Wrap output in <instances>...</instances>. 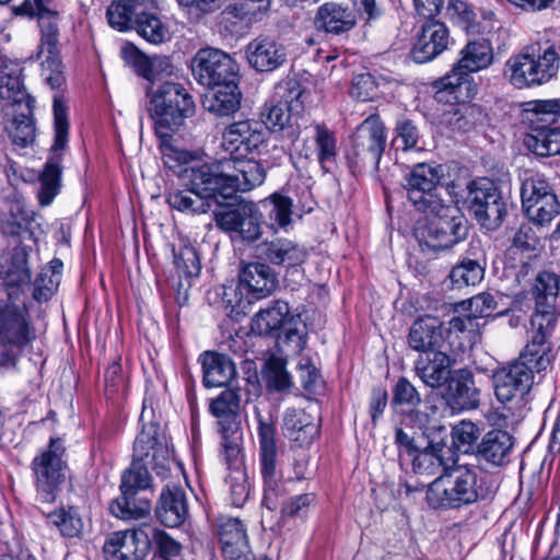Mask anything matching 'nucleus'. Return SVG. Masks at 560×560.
Listing matches in <instances>:
<instances>
[{"mask_svg": "<svg viewBox=\"0 0 560 560\" xmlns=\"http://www.w3.org/2000/svg\"><path fill=\"white\" fill-rule=\"evenodd\" d=\"M40 75L44 82L57 92L54 94V143L38 177L37 198L40 206H49L61 188L62 152L68 144L69 121L67 105L62 95L66 86L63 65L59 51L43 55Z\"/></svg>", "mask_w": 560, "mask_h": 560, "instance_id": "f257e3e1", "label": "nucleus"}, {"mask_svg": "<svg viewBox=\"0 0 560 560\" xmlns=\"http://www.w3.org/2000/svg\"><path fill=\"white\" fill-rule=\"evenodd\" d=\"M158 59H141L137 62L138 74L148 80L145 88L147 110L153 120L156 137L173 136L185 120L194 116L196 105L183 84L173 81L158 82Z\"/></svg>", "mask_w": 560, "mask_h": 560, "instance_id": "f03ea898", "label": "nucleus"}, {"mask_svg": "<svg viewBox=\"0 0 560 560\" xmlns=\"http://www.w3.org/2000/svg\"><path fill=\"white\" fill-rule=\"evenodd\" d=\"M493 489L476 468L457 467L436 477L427 489L432 509L456 510L489 499Z\"/></svg>", "mask_w": 560, "mask_h": 560, "instance_id": "7ed1b4c3", "label": "nucleus"}, {"mask_svg": "<svg viewBox=\"0 0 560 560\" xmlns=\"http://www.w3.org/2000/svg\"><path fill=\"white\" fill-rule=\"evenodd\" d=\"M494 61L489 38L469 39L459 51V59L452 70L434 83L439 102L471 100L476 94L471 73L488 69Z\"/></svg>", "mask_w": 560, "mask_h": 560, "instance_id": "20e7f679", "label": "nucleus"}, {"mask_svg": "<svg viewBox=\"0 0 560 560\" xmlns=\"http://www.w3.org/2000/svg\"><path fill=\"white\" fill-rule=\"evenodd\" d=\"M559 50L555 44L526 46L506 60L504 75L516 89L546 84L559 72Z\"/></svg>", "mask_w": 560, "mask_h": 560, "instance_id": "39448f33", "label": "nucleus"}, {"mask_svg": "<svg viewBox=\"0 0 560 560\" xmlns=\"http://www.w3.org/2000/svg\"><path fill=\"white\" fill-rule=\"evenodd\" d=\"M429 220L419 223L415 229L422 250L434 252L450 249L464 241L468 234V224L459 209L446 203L442 209H432L422 212Z\"/></svg>", "mask_w": 560, "mask_h": 560, "instance_id": "423d86ee", "label": "nucleus"}, {"mask_svg": "<svg viewBox=\"0 0 560 560\" xmlns=\"http://www.w3.org/2000/svg\"><path fill=\"white\" fill-rule=\"evenodd\" d=\"M386 139V127L377 114L370 115L355 128L346 151L352 175L377 170Z\"/></svg>", "mask_w": 560, "mask_h": 560, "instance_id": "0eeeda50", "label": "nucleus"}, {"mask_svg": "<svg viewBox=\"0 0 560 560\" xmlns=\"http://www.w3.org/2000/svg\"><path fill=\"white\" fill-rule=\"evenodd\" d=\"M65 452L61 439H50L47 448L37 454L31 463L36 499L42 503H54L66 480Z\"/></svg>", "mask_w": 560, "mask_h": 560, "instance_id": "6e6552de", "label": "nucleus"}, {"mask_svg": "<svg viewBox=\"0 0 560 560\" xmlns=\"http://www.w3.org/2000/svg\"><path fill=\"white\" fill-rule=\"evenodd\" d=\"M33 339L35 330L25 303L0 306V365L13 362Z\"/></svg>", "mask_w": 560, "mask_h": 560, "instance_id": "1a4fd4ad", "label": "nucleus"}, {"mask_svg": "<svg viewBox=\"0 0 560 560\" xmlns=\"http://www.w3.org/2000/svg\"><path fill=\"white\" fill-rule=\"evenodd\" d=\"M255 415L258 422L260 474L264 480L262 503L273 511L278 508L279 498L283 494L282 474L278 468L276 428L270 420L260 415L257 407Z\"/></svg>", "mask_w": 560, "mask_h": 560, "instance_id": "9d476101", "label": "nucleus"}, {"mask_svg": "<svg viewBox=\"0 0 560 560\" xmlns=\"http://www.w3.org/2000/svg\"><path fill=\"white\" fill-rule=\"evenodd\" d=\"M467 209L480 225L498 229L506 214V205L495 183L487 177L471 180L465 197Z\"/></svg>", "mask_w": 560, "mask_h": 560, "instance_id": "9b49d317", "label": "nucleus"}, {"mask_svg": "<svg viewBox=\"0 0 560 560\" xmlns=\"http://www.w3.org/2000/svg\"><path fill=\"white\" fill-rule=\"evenodd\" d=\"M443 176L441 165L416 164L406 176L404 185L407 198L419 212L442 209L446 200L441 196L440 182Z\"/></svg>", "mask_w": 560, "mask_h": 560, "instance_id": "f8f14e48", "label": "nucleus"}, {"mask_svg": "<svg viewBox=\"0 0 560 560\" xmlns=\"http://www.w3.org/2000/svg\"><path fill=\"white\" fill-rule=\"evenodd\" d=\"M190 68L194 79L211 90L240 80L236 61L225 51L212 47L200 48L192 57Z\"/></svg>", "mask_w": 560, "mask_h": 560, "instance_id": "ddd939ff", "label": "nucleus"}, {"mask_svg": "<svg viewBox=\"0 0 560 560\" xmlns=\"http://www.w3.org/2000/svg\"><path fill=\"white\" fill-rule=\"evenodd\" d=\"M213 214L217 226L234 243L252 244L262 235L260 213L252 201H241Z\"/></svg>", "mask_w": 560, "mask_h": 560, "instance_id": "4468645a", "label": "nucleus"}, {"mask_svg": "<svg viewBox=\"0 0 560 560\" xmlns=\"http://www.w3.org/2000/svg\"><path fill=\"white\" fill-rule=\"evenodd\" d=\"M0 231L12 244L37 243L45 231L38 217L19 200H5L0 208Z\"/></svg>", "mask_w": 560, "mask_h": 560, "instance_id": "2eb2a0df", "label": "nucleus"}, {"mask_svg": "<svg viewBox=\"0 0 560 560\" xmlns=\"http://www.w3.org/2000/svg\"><path fill=\"white\" fill-rule=\"evenodd\" d=\"M223 158L212 163H203L184 167L179 171L183 185L192 192L210 201V205L221 203L219 200L229 198L225 190V171L222 167Z\"/></svg>", "mask_w": 560, "mask_h": 560, "instance_id": "dca6fc26", "label": "nucleus"}, {"mask_svg": "<svg viewBox=\"0 0 560 560\" xmlns=\"http://www.w3.org/2000/svg\"><path fill=\"white\" fill-rule=\"evenodd\" d=\"M52 0H24L21 4L12 7V12L18 16H37L40 28V42L36 52V59H43V55L59 51L58 12L51 8Z\"/></svg>", "mask_w": 560, "mask_h": 560, "instance_id": "f3484780", "label": "nucleus"}, {"mask_svg": "<svg viewBox=\"0 0 560 560\" xmlns=\"http://www.w3.org/2000/svg\"><path fill=\"white\" fill-rule=\"evenodd\" d=\"M536 372L526 363L514 360L493 371L494 395L501 404L523 399L532 389Z\"/></svg>", "mask_w": 560, "mask_h": 560, "instance_id": "a211bd4d", "label": "nucleus"}, {"mask_svg": "<svg viewBox=\"0 0 560 560\" xmlns=\"http://www.w3.org/2000/svg\"><path fill=\"white\" fill-rule=\"evenodd\" d=\"M151 549L148 526L109 534L103 546L106 560H143Z\"/></svg>", "mask_w": 560, "mask_h": 560, "instance_id": "6ab92c4d", "label": "nucleus"}, {"mask_svg": "<svg viewBox=\"0 0 560 560\" xmlns=\"http://www.w3.org/2000/svg\"><path fill=\"white\" fill-rule=\"evenodd\" d=\"M132 458L150 463L158 475L168 470L170 450L165 434L158 423L143 424L133 443Z\"/></svg>", "mask_w": 560, "mask_h": 560, "instance_id": "aec40b11", "label": "nucleus"}, {"mask_svg": "<svg viewBox=\"0 0 560 560\" xmlns=\"http://www.w3.org/2000/svg\"><path fill=\"white\" fill-rule=\"evenodd\" d=\"M225 171V190L229 198L235 192H247L260 186L266 178L264 165L254 159L246 156L223 158Z\"/></svg>", "mask_w": 560, "mask_h": 560, "instance_id": "412c9836", "label": "nucleus"}, {"mask_svg": "<svg viewBox=\"0 0 560 560\" xmlns=\"http://www.w3.org/2000/svg\"><path fill=\"white\" fill-rule=\"evenodd\" d=\"M266 141L261 122L240 120L230 124L222 132L221 148L230 156H247L257 151Z\"/></svg>", "mask_w": 560, "mask_h": 560, "instance_id": "4be33fe9", "label": "nucleus"}, {"mask_svg": "<svg viewBox=\"0 0 560 560\" xmlns=\"http://www.w3.org/2000/svg\"><path fill=\"white\" fill-rule=\"evenodd\" d=\"M546 322L547 320H542L539 317H532L533 335L516 359L520 362L526 363V365L537 374L546 371L553 360L552 347L549 339L557 323L551 322V325L548 324L547 327Z\"/></svg>", "mask_w": 560, "mask_h": 560, "instance_id": "5701e85b", "label": "nucleus"}, {"mask_svg": "<svg viewBox=\"0 0 560 560\" xmlns=\"http://www.w3.org/2000/svg\"><path fill=\"white\" fill-rule=\"evenodd\" d=\"M221 550L226 560H250L247 536L242 522L230 516H220L213 526Z\"/></svg>", "mask_w": 560, "mask_h": 560, "instance_id": "b1692460", "label": "nucleus"}, {"mask_svg": "<svg viewBox=\"0 0 560 560\" xmlns=\"http://www.w3.org/2000/svg\"><path fill=\"white\" fill-rule=\"evenodd\" d=\"M560 278L557 273L550 271H540L535 277V282L530 289V294L535 301V313L532 317H539L548 324L558 320L559 311L557 308V299L559 293Z\"/></svg>", "mask_w": 560, "mask_h": 560, "instance_id": "393cba45", "label": "nucleus"}, {"mask_svg": "<svg viewBox=\"0 0 560 560\" xmlns=\"http://www.w3.org/2000/svg\"><path fill=\"white\" fill-rule=\"evenodd\" d=\"M450 44V32L447 26L440 21L431 20L421 26L417 40L411 49V57L417 63L432 61Z\"/></svg>", "mask_w": 560, "mask_h": 560, "instance_id": "a878e982", "label": "nucleus"}, {"mask_svg": "<svg viewBox=\"0 0 560 560\" xmlns=\"http://www.w3.org/2000/svg\"><path fill=\"white\" fill-rule=\"evenodd\" d=\"M454 364L455 359L441 349L419 354L415 361V372L428 387L439 389L450 381Z\"/></svg>", "mask_w": 560, "mask_h": 560, "instance_id": "bb28decb", "label": "nucleus"}, {"mask_svg": "<svg viewBox=\"0 0 560 560\" xmlns=\"http://www.w3.org/2000/svg\"><path fill=\"white\" fill-rule=\"evenodd\" d=\"M240 287L246 291L249 302L269 296L278 285L273 269L259 261L243 266L238 273Z\"/></svg>", "mask_w": 560, "mask_h": 560, "instance_id": "cd10ccee", "label": "nucleus"}, {"mask_svg": "<svg viewBox=\"0 0 560 560\" xmlns=\"http://www.w3.org/2000/svg\"><path fill=\"white\" fill-rule=\"evenodd\" d=\"M246 57L255 70L271 72L287 61L288 52L284 45L275 38L258 36L246 46Z\"/></svg>", "mask_w": 560, "mask_h": 560, "instance_id": "c85d7f7f", "label": "nucleus"}, {"mask_svg": "<svg viewBox=\"0 0 560 560\" xmlns=\"http://www.w3.org/2000/svg\"><path fill=\"white\" fill-rule=\"evenodd\" d=\"M515 439L508 431L493 429L487 432L477 444L475 455L479 463L501 467L510 462Z\"/></svg>", "mask_w": 560, "mask_h": 560, "instance_id": "c756f323", "label": "nucleus"}, {"mask_svg": "<svg viewBox=\"0 0 560 560\" xmlns=\"http://www.w3.org/2000/svg\"><path fill=\"white\" fill-rule=\"evenodd\" d=\"M446 385V400L453 410H471L479 407L480 392L476 387L474 374L470 370H454Z\"/></svg>", "mask_w": 560, "mask_h": 560, "instance_id": "7c9ffc66", "label": "nucleus"}, {"mask_svg": "<svg viewBox=\"0 0 560 560\" xmlns=\"http://www.w3.org/2000/svg\"><path fill=\"white\" fill-rule=\"evenodd\" d=\"M355 25V12L349 5L337 2L319 5L314 18V26L317 31L336 36L349 33Z\"/></svg>", "mask_w": 560, "mask_h": 560, "instance_id": "2f4dec72", "label": "nucleus"}, {"mask_svg": "<svg viewBox=\"0 0 560 560\" xmlns=\"http://www.w3.org/2000/svg\"><path fill=\"white\" fill-rule=\"evenodd\" d=\"M407 342L419 354L441 350L444 346L442 323L434 316L417 318L409 328Z\"/></svg>", "mask_w": 560, "mask_h": 560, "instance_id": "473e14b6", "label": "nucleus"}, {"mask_svg": "<svg viewBox=\"0 0 560 560\" xmlns=\"http://www.w3.org/2000/svg\"><path fill=\"white\" fill-rule=\"evenodd\" d=\"M155 514L167 527H178L184 524L189 514L184 489L175 483L165 485L160 494Z\"/></svg>", "mask_w": 560, "mask_h": 560, "instance_id": "72a5a7b5", "label": "nucleus"}, {"mask_svg": "<svg viewBox=\"0 0 560 560\" xmlns=\"http://www.w3.org/2000/svg\"><path fill=\"white\" fill-rule=\"evenodd\" d=\"M209 410L217 419L219 432H231L241 429V394L240 388L222 390L210 400Z\"/></svg>", "mask_w": 560, "mask_h": 560, "instance_id": "f704fd0d", "label": "nucleus"}, {"mask_svg": "<svg viewBox=\"0 0 560 560\" xmlns=\"http://www.w3.org/2000/svg\"><path fill=\"white\" fill-rule=\"evenodd\" d=\"M256 257L272 265L295 267L306 260L307 252L290 240L276 238L257 245Z\"/></svg>", "mask_w": 560, "mask_h": 560, "instance_id": "c9c22d12", "label": "nucleus"}, {"mask_svg": "<svg viewBox=\"0 0 560 560\" xmlns=\"http://www.w3.org/2000/svg\"><path fill=\"white\" fill-rule=\"evenodd\" d=\"M199 361L202 368V382L206 387L230 386L236 377V366L232 359L214 351L203 352Z\"/></svg>", "mask_w": 560, "mask_h": 560, "instance_id": "e433bc0d", "label": "nucleus"}, {"mask_svg": "<svg viewBox=\"0 0 560 560\" xmlns=\"http://www.w3.org/2000/svg\"><path fill=\"white\" fill-rule=\"evenodd\" d=\"M32 246H15L4 262H0V276L9 288H21L31 283L28 255Z\"/></svg>", "mask_w": 560, "mask_h": 560, "instance_id": "4c0bfd02", "label": "nucleus"}, {"mask_svg": "<svg viewBox=\"0 0 560 560\" xmlns=\"http://www.w3.org/2000/svg\"><path fill=\"white\" fill-rule=\"evenodd\" d=\"M291 316L287 302L273 301L255 314L252 319V330L261 336L277 335Z\"/></svg>", "mask_w": 560, "mask_h": 560, "instance_id": "58836bf2", "label": "nucleus"}, {"mask_svg": "<svg viewBox=\"0 0 560 560\" xmlns=\"http://www.w3.org/2000/svg\"><path fill=\"white\" fill-rule=\"evenodd\" d=\"M283 434L299 445H308L318 434V424L303 409H288L283 417Z\"/></svg>", "mask_w": 560, "mask_h": 560, "instance_id": "ea45409f", "label": "nucleus"}, {"mask_svg": "<svg viewBox=\"0 0 560 560\" xmlns=\"http://www.w3.org/2000/svg\"><path fill=\"white\" fill-rule=\"evenodd\" d=\"M5 131L12 142L21 148L31 144L35 139V126L33 121V106L30 101L14 108L12 119L5 125Z\"/></svg>", "mask_w": 560, "mask_h": 560, "instance_id": "a19ab883", "label": "nucleus"}, {"mask_svg": "<svg viewBox=\"0 0 560 560\" xmlns=\"http://www.w3.org/2000/svg\"><path fill=\"white\" fill-rule=\"evenodd\" d=\"M174 264L179 277L178 293L182 291L184 298H187V291L191 285V280L197 278L201 270L200 258L197 249L191 245H183L173 249Z\"/></svg>", "mask_w": 560, "mask_h": 560, "instance_id": "79ce46f5", "label": "nucleus"}, {"mask_svg": "<svg viewBox=\"0 0 560 560\" xmlns=\"http://www.w3.org/2000/svg\"><path fill=\"white\" fill-rule=\"evenodd\" d=\"M47 525L55 527L63 538H80L83 533V521L79 508L61 505L51 512H43Z\"/></svg>", "mask_w": 560, "mask_h": 560, "instance_id": "37998d69", "label": "nucleus"}, {"mask_svg": "<svg viewBox=\"0 0 560 560\" xmlns=\"http://www.w3.org/2000/svg\"><path fill=\"white\" fill-rule=\"evenodd\" d=\"M296 114L278 103L276 100L266 103L261 113V125L272 132L287 131L289 139L294 141L299 135V128L292 120Z\"/></svg>", "mask_w": 560, "mask_h": 560, "instance_id": "c03bdc74", "label": "nucleus"}, {"mask_svg": "<svg viewBox=\"0 0 560 560\" xmlns=\"http://www.w3.org/2000/svg\"><path fill=\"white\" fill-rule=\"evenodd\" d=\"M526 115L532 132L560 127V98L535 101Z\"/></svg>", "mask_w": 560, "mask_h": 560, "instance_id": "a18cd8bd", "label": "nucleus"}, {"mask_svg": "<svg viewBox=\"0 0 560 560\" xmlns=\"http://www.w3.org/2000/svg\"><path fill=\"white\" fill-rule=\"evenodd\" d=\"M480 323L477 317L469 312L463 316H455L448 322V338L459 340L458 350L464 351L471 348L480 339Z\"/></svg>", "mask_w": 560, "mask_h": 560, "instance_id": "49530a36", "label": "nucleus"}, {"mask_svg": "<svg viewBox=\"0 0 560 560\" xmlns=\"http://www.w3.org/2000/svg\"><path fill=\"white\" fill-rule=\"evenodd\" d=\"M314 142L317 161L325 173L331 172L336 166L338 148L337 138L332 130L325 125L317 124L314 127Z\"/></svg>", "mask_w": 560, "mask_h": 560, "instance_id": "de8ad7c7", "label": "nucleus"}, {"mask_svg": "<svg viewBox=\"0 0 560 560\" xmlns=\"http://www.w3.org/2000/svg\"><path fill=\"white\" fill-rule=\"evenodd\" d=\"M137 494L121 493L110 503L112 514L126 521L141 520L149 516L151 501L147 498H137Z\"/></svg>", "mask_w": 560, "mask_h": 560, "instance_id": "09e8293b", "label": "nucleus"}, {"mask_svg": "<svg viewBox=\"0 0 560 560\" xmlns=\"http://www.w3.org/2000/svg\"><path fill=\"white\" fill-rule=\"evenodd\" d=\"M215 92L209 100L208 109L218 116L234 114L241 105L242 93L238 88V80L215 86Z\"/></svg>", "mask_w": 560, "mask_h": 560, "instance_id": "8fccbe9b", "label": "nucleus"}, {"mask_svg": "<svg viewBox=\"0 0 560 560\" xmlns=\"http://www.w3.org/2000/svg\"><path fill=\"white\" fill-rule=\"evenodd\" d=\"M260 203L267 212L271 229H284L292 222L293 200L290 197L273 192Z\"/></svg>", "mask_w": 560, "mask_h": 560, "instance_id": "3c124183", "label": "nucleus"}, {"mask_svg": "<svg viewBox=\"0 0 560 560\" xmlns=\"http://www.w3.org/2000/svg\"><path fill=\"white\" fill-rule=\"evenodd\" d=\"M133 28L147 42L158 45L170 39V30L159 15L151 12H139Z\"/></svg>", "mask_w": 560, "mask_h": 560, "instance_id": "603ef678", "label": "nucleus"}, {"mask_svg": "<svg viewBox=\"0 0 560 560\" xmlns=\"http://www.w3.org/2000/svg\"><path fill=\"white\" fill-rule=\"evenodd\" d=\"M466 101H448L447 103H458L459 106L453 112L448 119L450 126L457 131L468 132L477 125L482 124L486 114L477 104H470Z\"/></svg>", "mask_w": 560, "mask_h": 560, "instance_id": "864d4df0", "label": "nucleus"}, {"mask_svg": "<svg viewBox=\"0 0 560 560\" xmlns=\"http://www.w3.org/2000/svg\"><path fill=\"white\" fill-rule=\"evenodd\" d=\"M307 96L306 89L294 78L281 81L275 89V100L296 115L303 112Z\"/></svg>", "mask_w": 560, "mask_h": 560, "instance_id": "5fc2aeb1", "label": "nucleus"}, {"mask_svg": "<svg viewBox=\"0 0 560 560\" xmlns=\"http://www.w3.org/2000/svg\"><path fill=\"white\" fill-rule=\"evenodd\" d=\"M277 345L293 353H300L306 346V325L301 316H291L277 335Z\"/></svg>", "mask_w": 560, "mask_h": 560, "instance_id": "6e6d98bb", "label": "nucleus"}, {"mask_svg": "<svg viewBox=\"0 0 560 560\" xmlns=\"http://www.w3.org/2000/svg\"><path fill=\"white\" fill-rule=\"evenodd\" d=\"M144 460L132 458L130 466L122 472L120 482L121 493H139L151 487V475Z\"/></svg>", "mask_w": 560, "mask_h": 560, "instance_id": "4d7b16f0", "label": "nucleus"}, {"mask_svg": "<svg viewBox=\"0 0 560 560\" xmlns=\"http://www.w3.org/2000/svg\"><path fill=\"white\" fill-rule=\"evenodd\" d=\"M525 144L539 156L560 154V127L534 131L527 136Z\"/></svg>", "mask_w": 560, "mask_h": 560, "instance_id": "13d9d810", "label": "nucleus"}, {"mask_svg": "<svg viewBox=\"0 0 560 560\" xmlns=\"http://www.w3.org/2000/svg\"><path fill=\"white\" fill-rule=\"evenodd\" d=\"M521 201L523 210L537 205L546 196L555 194L552 186L538 174H525L521 184Z\"/></svg>", "mask_w": 560, "mask_h": 560, "instance_id": "bf43d9fd", "label": "nucleus"}, {"mask_svg": "<svg viewBox=\"0 0 560 560\" xmlns=\"http://www.w3.org/2000/svg\"><path fill=\"white\" fill-rule=\"evenodd\" d=\"M166 202L172 209L190 214L207 213L211 210L210 201L203 199L190 189H175L166 195Z\"/></svg>", "mask_w": 560, "mask_h": 560, "instance_id": "052dcab7", "label": "nucleus"}, {"mask_svg": "<svg viewBox=\"0 0 560 560\" xmlns=\"http://www.w3.org/2000/svg\"><path fill=\"white\" fill-rule=\"evenodd\" d=\"M390 82L388 75L372 72L358 73L352 78L350 94L361 102L372 101L378 95V88Z\"/></svg>", "mask_w": 560, "mask_h": 560, "instance_id": "680f3d73", "label": "nucleus"}, {"mask_svg": "<svg viewBox=\"0 0 560 560\" xmlns=\"http://www.w3.org/2000/svg\"><path fill=\"white\" fill-rule=\"evenodd\" d=\"M138 13L135 0H113L106 10V18L113 28L124 32L133 28Z\"/></svg>", "mask_w": 560, "mask_h": 560, "instance_id": "e2e57ef3", "label": "nucleus"}, {"mask_svg": "<svg viewBox=\"0 0 560 560\" xmlns=\"http://www.w3.org/2000/svg\"><path fill=\"white\" fill-rule=\"evenodd\" d=\"M445 439H431L425 450L415 456L412 460L413 469L419 474L434 475L443 468V459L439 452L445 446Z\"/></svg>", "mask_w": 560, "mask_h": 560, "instance_id": "0e129e2a", "label": "nucleus"}, {"mask_svg": "<svg viewBox=\"0 0 560 560\" xmlns=\"http://www.w3.org/2000/svg\"><path fill=\"white\" fill-rule=\"evenodd\" d=\"M173 136L158 137L160 140V151L164 165L172 170L179 176V171L188 165L196 155L188 150L177 147L173 139Z\"/></svg>", "mask_w": 560, "mask_h": 560, "instance_id": "69168bd1", "label": "nucleus"}, {"mask_svg": "<svg viewBox=\"0 0 560 560\" xmlns=\"http://www.w3.org/2000/svg\"><path fill=\"white\" fill-rule=\"evenodd\" d=\"M485 269L474 259H464L460 264L453 267L450 279L455 288L476 285L483 279Z\"/></svg>", "mask_w": 560, "mask_h": 560, "instance_id": "338daca9", "label": "nucleus"}, {"mask_svg": "<svg viewBox=\"0 0 560 560\" xmlns=\"http://www.w3.org/2000/svg\"><path fill=\"white\" fill-rule=\"evenodd\" d=\"M530 222L538 226L549 225L560 214V201L556 192L524 211Z\"/></svg>", "mask_w": 560, "mask_h": 560, "instance_id": "774afa93", "label": "nucleus"}]
</instances>
